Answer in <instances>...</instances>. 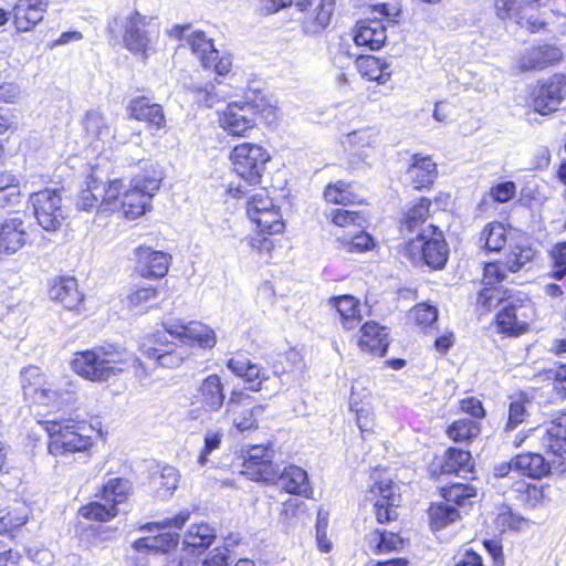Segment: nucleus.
Returning a JSON list of instances; mask_svg holds the SVG:
<instances>
[{"instance_id": "obj_1", "label": "nucleus", "mask_w": 566, "mask_h": 566, "mask_svg": "<svg viewBox=\"0 0 566 566\" xmlns=\"http://www.w3.org/2000/svg\"><path fill=\"white\" fill-rule=\"evenodd\" d=\"M216 334L200 322L174 321L165 324V332L155 336L154 346L145 349L146 355L167 368L180 366L189 355L188 346L212 348Z\"/></svg>"}, {"instance_id": "obj_2", "label": "nucleus", "mask_w": 566, "mask_h": 566, "mask_svg": "<svg viewBox=\"0 0 566 566\" xmlns=\"http://www.w3.org/2000/svg\"><path fill=\"white\" fill-rule=\"evenodd\" d=\"M71 366L77 375L97 382L130 369L136 374L145 371L143 363L134 354L112 344L75 353Z\"/></svg>"}, {"instance_id": "obj_3", "label": "nucleus", "mask_w": 566, "mask_h": 566, "mask_svg": "<svg viewBox=\"0 0 566 566\" xmlns=\"http://www.w3.org/2000/svg\"><path fill=\"white\" fill-rule=\"evenodd\" d=\"M478 305L490 312L501 306L496 315L501 333L520 335L526 332L534 316V307L527 295L521 291L502 287H484L478 295Z\"/></svg>"}, {"instance_id": "obj_4", "label": "nucleus", "mask_w": 566, "mask_h": 566, "mask_svg": "<svg viewBox=\"0 0 566 566\" xmlns=\"http://www.w3.org/2000/svg\"><path fill=\"white\" fill-rule=\"evenodd\" d=\"M40 423L49 434L48 450L53 457L85 452L93 446L95 430L86 421L54 417Z\"/></svg>"}, {"instance_id": "obj_5", "label": "nucleus", "mask_w": 566, "mask_h": 566, "mask_svg": "<svg viewBox=\"0 0 566 566\" xmlns=\"http://www.w3.org/2000/svg\"><path fill=\"white\" fill-rule=\"evenodd\" d=\"M161 180V171L151 167L130 179L128 187L123 182L124 188L116 200L117 207L113 205L112 208H120L128 219L143 216L149 209L150 200L158 191Z\"/></svg>"}, {"instance_id": "obj_6", "label": "nucleus", "mask_w": 566, "mask_h": 566, "mask_svg": "<svg viewBox=\"0 0 566 566\" xmlns=\"http://www.w3.org/2000/svg\"><path fill=\"white\" fill-rule=\"evenodd\" d=\"M406 253L415 263L422 262L433 270H440L448 261L449 249L443 233L437 227L429 224L420 229L415 239L408 240Z\"/></svg>"}, {"instance_id": "obj_7", "label": "nucleus", "mask_w": 566, "mask_h": 566, "mask_svg": "<svg viewBox=\"0 0 566 566\" xmlns=\"http://www.w3.org/2000/svg\"><path fill=\"white\" fill-rule=\"evenodd\" d=\"M369 500L374 501L377 521L385 523L397 517L395 507L399 505L400 493L386 470L376 469L370 475Z\"/></svg>"}, {"instance_id": "obj_8", "label": "nucleus", "mask_w": 566, "mask_h": 566, "mask_svg": "<svg viewBox=\"0 0 566 566\" xmlns=\"http://www.w3.org/2000/svg\"><path fill=\"white\" fill-rule=\"evenodd\" d=\"M233 170L249 184H259L270 155L262 146L252 143L237 145L230 155Z\"/></svg>"}, {"instance_id": "obj_9", "label": "nucleus", "mask_w": 566, "mask_h": 566, "mask_svg": "<svg viewBox=\"0 0 566 566\" xmlns=\"http://www.w3.org/2000/svg\"><path fill=\"white\" fill-rule=\"evenodd\" d=\"M86 185L76 202L80 210L90 211L96 208L99 201V208L104 211L114 210L113 205L117 207L116 200L124 188L122 179L104 182L93 172L88 176Z\"/></svg>"}, {"instance_id": "obj_10", "label": "nucleus", "mask_w": 566, "mask_h": 566, "mask_svg": "<svg viewBox=\"0 0 566 566\" xmlns=\"http://www.w3.org/2000/svg\"><path fill=\"white\" fill-rule=\"evenodd\" d=\"M197 399L200 407L189 410V418L202 424L212 420V415L220 411L224 403V386L221 378L211 374L201 380L197 389Z\"/></svg>"}, {"instance_id": "obj_11", "label": "nucleus", "mask_w": 566, "mask_h": 566, "mask_svg": "<svg viewBox=\"0 0 566 566\" xmlns=\"http://www.w3.org/2000/svg\"><path fill=\"white\" fill-rule=\"evenodd\" d=\"M189 518L188 512H180L171 518L149 524L147 530L156 528L159 534L147 536L135 541L134 547L138 552H168L178 544L179 536L170 530H180Z\"/></svg>"}, {"instance_id": "obj_12", "label": "nucleus", "mask_w": 566, "mask_h": 566, "mask_svg": "<svg viewBox=\"0 0 566 566\" xmlns=\"http://www.w3.org/2000/svg\"><path fill=\"white\" fill-rule=\"evenodd\" d=\"M30 202L34 217L43 230L53 232L61 228L65 216L62 209V198L57 190L44 189L33 192L30 196Z\"/></svg>"}, {"instance_id": "obj_13", "label": "nucleus", "mask_w": 566, "mask_h": 566, "mask_svg": "<svg viewBox=\"0 0 566 566\" xmlns=\"http://www.w3.org/2000/svg\"><path fill=\"white\" fill-rule=\"evenodd\" d=\"M259 106L252 102H233L220 113V126L232 136L247 137L255 127Z\"/></svg>"}, {"instance_id": "obj_14", "label": "nucleus", "mask_w": 566, "mask_h": 566, "mask_svg": "<svg viewBox=\"0 0 566 566\" xmlns=\"http://www.w3.org/2000/svg\"><path fill=\"white\" fill-rule=\"evenodd\" d=\"M276 464L272 461V451L262 444L250 446L243 451V473L255 481H271L276 475Z\"/></svg>"}, {"instance_id": "obj_15", "label": "nucleus", "mask_w": 566, "mask_h": 566, "mask_svg": "<svg viewBox=\"0 0 566 566\" xmlns=\"http://www.w3.org/2000/svg\"><path fill=\"white\" fill-rule=\"evenodd\" d=\"M566 98V76L555 74L539 85L534 92L533 107L545 115L558 109Z\"/></svg>"}, {"instance_id": "obj_16", "label": "nucleus", "mask_w": 566, "mask_h": 566, "mask_svg": "<svg viewBox=\"0 0 566 566\" xmlns=\"http://www.w3.org/2000/svg\"><path fill=\"white\" fill-rule=\"evenodd\" d=\"M28 222L20 216L0 222V259L15 254L28 243Z\"/></svg>"}, {"instance_id": "obj_17", "label": "nucleus", "mask_w": 566, "mask_h": 566, "mask_svg": "<svg viewBox=\"0 0 566 566\" xmlns=\"http://www.w3.org/2000/svg\"><path fill=\"white\" fill-rule=\"evenodd\" d=\"M531 431L547 452L558 457L566 455V413Z\"/></svg>"}, {"instance_id": "obj_18", "label": "nucleus", "mask_w": 566, "mask_h": 566, "mask_svg": "<svg viewBox=\"0 0 566 566\" xmlns=\"http://www.w3.org/2000/svg\"><path fill=\"white\" fill-rule=\"evenodd\" d=\"M249 399L250 397L242 392L232 391L226 405V415L240 431L254 428L258 417L263 412V407L260 405L250 407L247 402Z\"/></svg>"}, {"instance_id": "obj_19", "label": "nucleus", "mask_w": 566, "mask_h": 566, "mask_svg": "<svg viewBox=\"0 0 566 566\" xmlns=\"http://www.w3.org/2000/svg\"><path fill=\"white\" fill-rule=\"evenodd\" d=\"M23 394L31 401L46 406H60L69 402L72 398V392L69 389L54 381H49L45 375L41 377V380L31 384V386L24 385Z\"/></svg>"}, {"instance_id": "obj_20", "label": "nucleus", "mask_w": 566, "mask_h": 566, "mask_svg": "<svg viewBox=\"0 0 566 566\" xmlns=\"http://www.w3.org/2000/svg\"><path fill=\"white\" fill-rule=\"evenodd\" d=\"M274 472L276 476L271 481H266V483L276 484L291 494L307 499L312 496L313 490L310 485L307 472L302 468L291 464L281 470L280 467L276 465Z\"/></svg>"}, {"instance_id": "obj_21", "label": "nucleus", "mask_w": 566, "mask_h": 566, "mask_svg": "<svg viewBox=\"0 0 566 566\" xmlns=\"http://www.w3.org/2000/svg\"><path fill=\"white\" fill-rule=\"evenodd\" d=\"M227 367L234 375L241 377L248 384V389L253 391L268 388V386L263 387V384L271 380L268 370L260 367L258 364L251 363L242 355L230 358L227 363Z\"/></svg>"}, {"instance_id": "obj_22", "label": "nucleus", "mask_w": 566, "mask_h": 566, "mask_svg": "<svg viewBox=\"0 0 566 566\" xmlns=\"http://www.w3.org/2000/svg\"><path fill=\"white\" fill-rule=\"evenodd\" d=\"M149 25L150 20L137 11L127 19L124 43L129 51L146 54L150 42L146 28Z\"/></svg>"}, {"instance_id": "obj_23", "label": "nucleus", "mask_w": 566, "mask_h": 566, "mask_svg": "<svg viewBox=\"0 0 566 566\" xmlns=\"http://www.w3.org/2000/svg\"><path fill=\"white\" fill-rule=\"evenodd\" d=\"M527 403L528 401L520 397L512 400L509 405V416L504 427V440L507 444L520 447L527 438V433L523 430L513 434V431L528 417Z\"/></svg>"}, {"instance_id": "obj_24", "label": "nucleus", "mask_w": 566, "mask_h": 566, "mask_svg": "<svg viewBox=\"0 0 566 566\" xmlns=\"http://www.w3.org/2000/svg\"><path fill=\"white\" fill-rule=\"evenodd\" d=\"M136 258L143 276L163 277L168 272L170 255L163 251H154L148 247H139Z\"/></svg>"}, {"instance_id": "obj_25", "label": "nucleus", "mask_w": 566, "mask_h": 566, "mask_svg": "<svg viewBox=\"0 0 566 566\" xmlns=\"http://www.w3.org/2000/svg\"><path fill=\"white\" fill-rule=\"evenodd\" d=\"M387 40L386 27L382 21L373 19L357 23L354 41L358 46L379 50Z\"/></svg>"}, {"instance_id": "obj_26", "label": "nucleus", "mask_w": 566, "mask_h": 566, "mask_svg": "<svg viewBox=\"0 0 566 566\" xmlns=\"http://www.w3.org/2000/svg\"><path fill=\"white\" fill-rule=\"evenodd\" d=\"M358 345L361 350L384 356L389 345L387 328L376 322L365 323L360 328Z\"/></svg>"}, {"instance_id": "obj_27", "label": "nucleus", "mask_w": 566, "mask_h": 566, "mask_svg": "<svg viewBox=\"0 0 566 566\" xmlns=\"http://www.w3.org/2000/svg\"><path fill=\"white\" fill-rule=\"evenodd\" d=\"M130 117L146 122L149 127L161 129L166 125V117L161 105L151 103L145 96L133 98L128 106Z\"/></svg>"}, {"instance_id": "obj_28", "label": "nucleus", "mask_w": 566, "mask_h": 566, "mask_svg": "<svg viewBox=\"0 0 566 566\" xmlns=\"http://www.w3.org/2000/svg\"><path fill=\"white\" fill-rule=\"evenodd\" d=\"M335 9V0H319L314 10L301 21V30L305 35H318L331 23Z\"/></svg>"}, {"instance_id": "obj_29", "label": "nucleus", "mask_w": 566, "mask_h": 566, "mask_svg": "<svg viewBox=\"0 0 566 566\" xmlns=\"http://www.w3.org/2000/svg\"><path fill=\"white\" fill-rule=\"evenodd\" d=\"M51 300L60 302L67 310H76L83 301L77 281L72 276L60 277L49 290Z\"/></svg>"}, {"instance_id": "obj_30", "label": "nucleus", "mask_w": 566, "mask_h": 566, "mask_svg": "<svg viewBox=\"0 0 566 566\" xmlns=\"http://www.w3.org/2000/svg\"><path fill=\"white\" fill-rule=\"evenodd\" d=\"M406 175L416 189L426 188L437 178V165L429 156L416 154Z\"/></svg>"}, {"instance_id": "obj_31", "label": "nucleus", "mask_w": 566, "mask_h": 566, "mask_svg": "<svg viewBox=\"0 0 566 566\" xmlns=\"http://www.w3.org/2000/svg\"><path fill=\"white\" fill-rule=\"evenodd\" d=\"M216 539V531L207 523L193 524L184 537L185 549L191 554H201Z\"/></svg>"}, {"instance_id": "obj_32", "label": "nucleus", "mask_w": 566, "mask_h": 566, "mask_svg": "<svg viewBox=\"0 0 566 566\" xmlns=\"http://www.w3.org/2000/svg\"><path fill=\"white\" fill-rule=\"evenodd\" d=\"M367 549L373 554H387L400 549L403 545L402 538L394 532L375 530L365 537Z\"/></svg>"}, {"instance_id": "obj_33", "label": "nucleus", "mask_w": 566, "mask_h": 566, "mask_svg": "<svg viewBox=\"0 0 566 566\" xmlns=\"http://www.w3.org/2000/svg\"><path fill=\"white\" fill-rule=\"evenodd\" d=\"M179 483L178 470L166 465L151 473L149 485L155 495L161 500L167 499L177 489Z\"/></svg>"}, {"instance_id": "obj_34", "label": "nucleus", "mask_w": 566, "mask_h": 566, "mask_svg": "<svg viewBox=\"0 0 566 566\" xmlns=\"http://www.w3.org/2000/svg\"><path fill=\"white\" fill-rule=\"evenodd\" d=\"M186 42L191 52L200 60L205 69H211V65L218 59V51L210 39L202 31H193L186 36Z\"/></svg>"}, {"instance_id": "obj_35", "label": "nucleus", "mask_w": 566, "mask_h": 566, "mask_svg": "<svg viewBox=\"0 0 566 566\" xmlns=\"http://www.w3.org/2000/svg\"><path fill=\"white\" fill-rule=\"evenodd\" d=\"M340 317V323L345 329H353L360 324L361 315L359 301L352 295H342L331 300Z\"/></svg>"}, {"instance_id": "obj_36", "label": "nucleus", "mask_w": 566, "mask_h": 566, "mask_svg": "<svg viewBox=\"0 0 566 566\" xmlns=\"http://www.w3.org/2000/svg\"><path fill=\"white\" fill-rule=\"evenodd\" d=\"M514 471L532 479H541L549 471V464L539 453H523L514 458Z\"/></svg>"}, {"instance_id": "obj_37", "label": "nucleus", "mask_w": 566, "mask_h": 566, "mask_svg": "<svg viewBox=\"0 0 566 566\" xmlns=\"http://www.w3.org/2000/svg\"><path fill=\"white\" fill-rule=\"evenodd\" d=\"M357 67L363 77L385 84L391 76L389 65L375 56H361L357 60Z\"/></svg>"}, {"instance_id": "obj_38", "label": "nucleus", "mask_w": 566, "mask_h": 566, "mask_svg": "<svg viewBox=\"0 0 566 566\" xmlns=\"http://www.w3.org/2000/svg\"><path fill=\"white\" fill-rule=\"evenodd\" d=\"M473 469L472 455L469 451L450 448L446 451L444 461L441 465L443 473H469Z\"/></svg>"}, {"instance_id": "obj_39", "label": "nucleus", "mask_w": 566, "mask_h": 566, "mask_svg": "<svg viewBox=\"0 0 566 566\" xmlns=\"http://www.w3.org/2000/svg\"><path fill=\"white\" fill-rule=\"evenodd\" d=\"M560 57L559 50L551 46H538L528 50L521 59L523 70L543 69L545 65Z\"/></svg>"}, {"instance_id": "obj_40", "label": "nucleus", "mask_w": 566, "mask_h": 566, "mask_svg": "<svg viewBox=\"0 0 566 566\" xmlns=\"http://www.w3.org/2000/svg\"><path fill=\"white\" fill-rule=\"evenodd\" d=\"M130 484L128 480L122 478L109 479L102 489L101 499L117 507L118 504L124 503L129 494Z\"/></svg>"}, {"instance_id": "obj_41", "label": "nucleus", "mask_w": 566, "mask_h": 566, "mask_svg": "<svg viewBox=\"0 0 566 566\" xmlns=\"http://www.w3.org/2000/svg\"><path fill=\"white\" fill-rule=\"evenodd\" d=\"M431 202L427 198H420L419 201L413 205L405 214L401 223L402 233H411L424 223L429 217V209Z\"/></svg>"}, {"instance_id": "obj_42", "label": "nucleus", "mask_w": 566, "mask_h": 566, "mask_svg": "<svg viewBox=\"0 0 566 566\" xmlns=\"http://www.w3.org/2000/svg\"><path fill=\"white\" fill-rule=\"evenodd\" d=\"M158 298V291L151 286L137 287L127 295L128 307L136 314H143Z\"/></svg>"}, {"instance_id": "obj_43", "label": "nucleus", "mask_w": 566, "mask_h": 566, "mask_svg": "<svg viewBox=\"0 0 566 566\" xmlns=\"http://www.w3.org/2000/svg\"><path fill=\"white\" fill-rule=\"evenodd\" d=\"M10 11V17L13 19V24L18 32L31 31L40 21L42 15L40 11L31 10L15 3L12 8H6Z\"/></svg>"}, {"instance_id": "obj_44", "label": "nucleus", "mask_w": 566, "mask_h": 566, "mask_svg": "<svg viewBox=\"0 0 566 566\" xmlns=\"http://www.w3.org/2000/svg\"><path fill=\"white\" fill-rule=\"evenodd\" d=\"M98 496L99 495L97 494L96 497ZM80 513L87 520L107 522L117 515L118 509L111 503L102 501L99 497V501H94L83 506L80 510Z\"/></svg>"}, {"instance_id": "obj_45", "label": "nucleus", "mask_w": 566, "mask_h": 566, "mask_svg": "<svg viewBox=\"0 0 566 566\" xmlns=\"http://www.w3.org/2000/svg\"><path fill=\"white\" fill-rule=\"evenodd\" d=\"M251 221L256 224V228L261 233L276 234L284 230L282 214L280 209L275 206Z\"/></svg>"}, {"instance_id": "obj_46", "label": "nucleus", "mask_w": 566, "mask_h": 566, "mask_svg": "<svg viewBox=\"0 0 566 566\" xmlns=\"http://www.w3.org/2000/svg\"><path fill=\"white\" fill-rule=\"evenodd\" d=\"M534 255L535 252L532 248L516 244L510 248V251L505 254V260L503 263L509 272L515 273L520 271L525 264L531 262Z\"/></svg>"}, {"instance_id": "obj_47", "label": "nucleus", "mask_w": 566, "mask_h": 566, "mask_svg": "<svg viewBox=\"0 0 566 566\" xmlns=\"http://www.w3.org/2000/svg\"><path fill=\"white\" fill-rule=\"evenodd\" d=\"M441 494L449 504L463 506L472 497L476 496V489L470 484L452 483L449 486L442 488Z\"/></svg>"}, {"instance_id": "obj_48", "label": "nucleus", "mask_w": 566, "mask_h": 566, "mask_svg": "<svg viewBox=\"0 0 566 566\" xmlns=\"http://www.w3.org/2000/svg\"><path fill=\"white\" fill-rule=\"evenodd\" d=\"M480 241L489 251H500L506 242V230L500 222H491L484 227L480 234Z\"/></svg>"}, {"instance_id": "obj_49", "label": "nucleus", "mask_w": 566, "mask_h": 566, "mask_svg": "<svg viewBox=\"0 0 566 566\" xmlns=\"http://www.w3.org/2000/svg\"><path fill=\"white\" fill-rule=\"evenodd\" d=\"M431 524L436 528H442L455 522L460 514L458 510L448 502L432 504L429 510Z\"/></svg>"}, {"instance_id": "obj_50", "label": "nucleus", "mask_w": 566, "mask_h": 566, "mask_svg": "<svg viewBox=\"0 0 566 566\" xmlns=\"http://www.w3.org/2000/svg\"><path fill=\"white\" fill-rule=\"evenodd\" d=\"M324 198L327 202L335 205H348L355 201V195L350 189V185L344 180L329 184L325 191Z\"/></svg>"}, {"instance_id": "obj_51", "label": "nucleus", "mask_w": 566, "mask_h": 566, "mask_svg": "<svg viewBox=\"0 0 566 566\" xmlns=\"http://www.w3.org/2000/svg\"><path fill=\"white\" fill-rule=\"evenodd\" d=\"M316 0H260V11L265 14H274L280 10L295 6L300 12H307Z\"/></svg>"}, {"instance_id": "obj_52", "label": "nucleus", "mask_w": 566, "mask_h": 566, "mask_svg": "<svg viewBox=\"0 0 566 566\" xmlns=\"http://www.w3.org/2000/svg\"><path fill=\"white\" fill-rule=\"evenodd\" d=\"M339 247L348 252L361 253L374 247V239L364 231L337 238Z\"/></svg>"}, {"instance_id": "obj_53", "label": "nucleus", "mask_w": 566, "mask_h": 566, "mask_svg": "<svg viewBox=\"0 0 566 566\" xmlns=\"http://www.w3.org/2000/svg\"><path fill=\"white\" fill-rule=\"evenodd\" d=\"M552 265L548 276L562 280L566 276V241L556 243L548 253Z\"/></svg>"}, {"instance_id": "obj_54", "label": "nucleus", "mask_w": 566, "mask_h": 566, "mask_svg": "<svg viewBox=\"0 0 566 566\" xmlns=\"http://www.w3.org/2000/svg\"><path fill=\"white\" fill-rule=\"evenodd\" d=\"M273 207V200L270 198L268 191L264 188H261L249 197L247 202V214L249 219L252 220Z\"/></svg>"}, {"instance_id": "obj_55", "label": "nucleus", "mask_w": 566, "mask_h": 566, "mask_svg": "<svg viewBox=\"0 0 566 566\" xmlns=\"http://www.w3.org/2000/svg\"><path fill=\"white\" fill-rule=\"evenodd\" d=\"M480 432V424L472 419H460L454 421L448 429V434L454 441L471 439Z\"/></svg>"}, {"instance_id": "obj_56", "label": "nucleus", "mask_w": 566, "mask_h": 566, "mask_svg": "<svg viewBox=\"0 0 566 566\" xmlns=\"http://www.w3.org/2000/svg\"><path fill=\"white\" fill-rule=\"evenodd\" d=\"M84 129L93 139H102L109 135V127L97 111H88L84 119Z\"/></svg>"}, {"instance_id": "obj_57", "label": "nucleus", "mask_w": 566, "mask_h": 566, "mask_svg": "<svg viewBox=\"0 0 566 566\" xmlns=\"http://www.w3.org/2000/svg\"><path fill=\"white\" fill-rule=\"evenodd\" d=\"M523 1L521 0H494V12L501 20L522 19Z\"/></svg>"}, {"instance_id": "obj_58", "label": "nucleus", "mask_w": 566, "mask_h": 566, "mask_svg": "<svg viewBox=\"0 0 566 566\" xmlns=\"http://www.w3.org/2000/svg\"><path fill=\"white\" fill-rule=\"evenodd\" d=\"M378 138V130L371 127H365L349 133L346 136V143L357 147H373Z\"/></svg>"}, {"instance_id": "obj_59", "label": "nucleus", "mask_w": 566, "mask_h": 566, "mask_svg": "<svg viewBox=\"0 0 566 566\" xmlns=\"http://www.w3.org/2000/svg\"><path fill=\"white\" fill-rule=\"evenodd\" d=\"M411 317L422 327L432 325L438 318V310L436 306L421 303L411 310Z\"/></svg>"}, {"instance_id": "obj_60", "label": "nucleus", "mask_w": 566, "mask_h": 566, "mask_svg": "<svg viewBox=\"0 0 566 566\" xmlns=\"http://www.w3.org/2000/svg\"><path fill=\"white\" fill-rule=\"evenodd\" d=\"M332 222L337 227H348L354 226L358 228H363L365 223V218L357 211L336 209L332 213Z\"/></svg>"}, {"instance_id": "obj_61", "label": "nucleus", "mask_w": 566, "mask_h": 566, "mask_svg": "<svg viewBox=\"0 0 566 566\" xmlns=\"http://www.w3.org/2000/svg\"><path fill=\"white\" fill-rule=\"evenodd\" d=\"M221 431L208 430L203 437V448L198 457V463L205 465L209 461V455L221 446Z\"/></svg>"}, {"instance_id": "obj_62", "label": "nucleus", "mask_w": 566, "mask_h": 566, "mask_svg": "<svg viewBox=\"0 0 566 566\" xmlns=\"http://www.w3.org/2000/svg\"><path fill=\"white\" fill-rule=\"evenodd\" d=\"M506 272H509L503 262L486 263L483 269V283L485 287H494L493 285L502 282Z\"/></svg>"}, {"instance_id": "obj_63", "label": "nucleus", "mask_w": 566, "mask_h": 566, "mask_svg": "<svg viewBox=\"0 0 566 566\" xmlns=\"http://www.w3.org/2000/svg\"><path fill=\"white\" fill-rule=\"evenodd\" d=\"M515 491L521 494V501L530 506H535L542 499V490L536 485L520 481L515 483Z\"/></svg>"}, {"instance_id": "obj_64", "label": "nucleus", "mask_w": 566, "mask_h": 566, "mask_svg": "<svg viewBox=\"0 0 566 566\" xmlns=\"http://www.w3.org/2000/svg\"><path fill=\"white\" fill-rule=\"evenodd\" d=\"M515 184L513 181H505L495 185L490 190L492 199L500 203L510 201L515 196Z\"/></svg>"}]
</instances>
